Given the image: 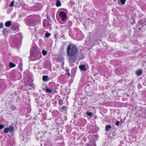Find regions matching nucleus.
<instances>
[{
  "label": "nucleus",
  "mask_w": 146,
  "mask_h": 146,
  "mask_svg": "<svg viewBox=\"0 0 146 146\" xmlns=\"http://www.w3.org/2000/svg\"><path fill=\"white\" fill-rule=\"evenodd\" d=\"M78 51V48L75 44L70 43L68 45L67 49V54L69 57L70 61L75 62V58Z\"/></svg>",
  "instance_id": "f257e3e1"
},
{
  "label": "nucleus",
  "mask_w": 146,
  "mask_h": 146,
  "mask_svg": "<svg viewBox=\"0 0 146 146\" xmlns=\"http://www.w3.org/2000/svg\"><path fill=\"white\" fill-rule=\"evenodd\" d=\"M59 16L61 17L62 21L65 20L67 18L66 14L64 11H61L59 14Z\"/></svg>",
  "instance_id": "f03ea898"
},
{
  "label": "nucleus",
  "mask_w": 146,
  "mask_h": 146,
  "mask_svg": "<svg viewBox=\"0 0 146 146\" xmlns=\"http://www.w3.org/2000/svg\"><path fill=\"white\" fill-rule=\"evenodd\" d=\"M67 107L65 106H62L61 108H59V110L60 111L63 112L62 109H64V113H67Z\"/></svg>",
  "instance_id": "7ed1b4c3"
},
{
  "label": "nucleus",
  "mask_w": 146,
  "mask_h": 146,
  "mask_svg": "<svg viewBox=\"0 0 146 146\" xmlns=\"http://www.w3.org/2000/svg\"><path fill=\"white\" fill-rule=\"evenodd\" d=\"M143 73V71L141 69H138L135 72L136 74L138 76H141Z\"/></svg>",
  "instance_id": "20e7f679"
},
{
  "label": "nucleus",
  "mask_w": 146,
  "mask_h": 146,
  "mask_svg": "<svg viewBox=\"0 0 146 146\" xmlns=\"http://www.w3.org/2000/svg\"><path fill=\"white\" fill-rule=\"evenodd\" d=\"M79 68L82 70L84 71L86 70V66L84 65H80L79 66Z\"/></svg>",
  "instance_id": "39448f33"
},
{
  "label": "nucleus",
  "mask_w": 146,
  "mask_h": 146,
  "mask_svg": "<svg viewBox=\"0 0 146 146\" xmlns=\"http://www.w3.org/2000/svg\"><path fill=\"white\" fill-rule=\"evenodd\" d=\"M11 25V22L10 21H8L6 22L5 24V26L7 27H9Z\"/></svg>",
  "instance_id": "423d86ee"
},
{
  "label": "nucleus",
  "mask_w": 146,
  "mask_h": 146,
  "mask_svg": "<svg viewBox=\"0 0 146 146\" xmlns=\"http://www.w3.org/2000/svg\"><path fill=\"white\" fill-rule=\"evenodd\" d=\"M48 80V76L46 75H44L42 76V80L44 81H47Z\"/></svg>",
  "instance_id": "0eeeda50"
},
{
  "label": "nucleus",
  "mask_w": 146,
  "mask_h": 146,
  "mask_svg": "<svg viewBox=\"0 0 146 146\" xmlns=\"http://www.w3.org/2000/svg\"><path fill=\"white\" fill-rule=\"evenodd\" d=\"M61 5V3L60 0H56V6L57 7H60Z\"/></svg>",
  "instance_id": "6e6552de"
},
{
  "label": "nucleus",
  "mask_w": 146,
  "mask_h": 146,
  "mask_svg": "<svg viewBox=\"0 0 146 146\" xmlns=\"http://www.w3.org/2000/svg\"><path fill=\"white\" fill-rule=\"evenodd\" d=\"M3 34L4 36H5L7 34V33L8 31L7 29L6 28H4L2 31Z\"/></svg>",
  "instance_id": "1a4fd4ad"
},
{
  "label": "nucleus",
  "mask_w": 146,
  "mask_h": 146,
  "mask_svg": "<svg viewBox=\"0 0 146 146\" xmlns=\"http://www.w3.org/2000/svg\"><path fill=\"white\" fill-rule=\"evenodd\" d=\"M52 90L48 88L47 87H46V93H52Z\"/></svg>",
  "instance_id": "9d476101"
},
{
  "label": "nucleus",
  "mask_w": 146,
  "mask_h": 146,
  "mask_svg": "<svg viewBox=\"0 0 146 146\" xmlns=\"http://www.w3.org/2000/svg\"><path fill=\"white\" fill-rule=\"evenodd\" d=\"M111 126L110 125H107L106 127V131H108L111 129Z\"/></svg>",
  "instance_id": "9b49d317"
},
{
  "label": "nucleus",
  "mask_w": 146,
  "mask_h": 146,
  "mask_svg": "<svg viewBox=\"0 0 146 146\" xmlns=\"http://www.w3.org/2000/svg\"><path fill=\"white\" fill-rule=\"evenodd\" d=\"M9 66L11 68H13L16 66V65L14 63H13L11 62H10L9 63Z\"/></svg>",
  "instance_id": "f8f14e48"
},
{
  "label": "nucleus",
  "mask_w": 146,
  "mask_h": 146,
  "mask_svg": "<svg viewBox=\"0 0 146 146\" xmlns=\"http://www.w3.org/2000/svg\"><path fill=\"white\" fill-rule=\"evenodd\" d=\"M58 104L60 105H62L63 104V100L61 99H60L58 101Z\"/></svg>",
  "instance_id": "ddd939ff"
},
{
  "label": "nucleus",
  "mask_w": 146,
  "mask_h": 146,
  "mask_svg": "<svg viewBox=\"0 0 146 146\" xmlns=\"http://www.w3.org/2000/svg\"><path fill=\"white\" fill-rule=\"evenodd\" d=\"M9 131L12 132L14 130V127L13 126H11L9 128H8Z\"/></svg>",
  "instance_id": "4468645a"
},
{
  "label": "nucleus",
  "mask_w": 146,
  "mask_h": 146,
  "mask_svg": "<svg viewBox=\"0 0 146 146\" xmlns=\"http://www.w3.org/2000/svg\"><path fill=\"white\" fill-rule=\"evenodd\" d=\"M86 113L87 115L90 116H92L93 114L92 113L88 111L86 112Z\"/></svg>",
  "instance_id": "2eb2a0df"
},
{
  "label": "nucleus",
  "mask_w": 146,
  "mask_h": 146,
  "mask_svg": "<svg viewBox=\"0 0 146 146\" xmlns=\"http://www.w3.org/2000/svg\"><path fill=\"white\" fill-rule=\"evenodd\" d=\"M50 35L51 34L48 33H46L45 35V37L47 38L49 37Z\"/></svg>",
  "instance_id": "dca6fc26"
},
{
  "label": "nucleus",
  "mask_w": 146,
  "mask_h": 146,
  "mask_svg": "<svg viewBox=\"0 0 146 146\" xmlns=\"http://www.w3.org/2000/svg\"><path fill=\"white\" fill-rule=\"evenodd\" d=\"M22 64H19V69L22 71L23 70L22 68Z\"/></svg>",
  "instance_id": "f3484780"
},
{
  "label": "nucleus",
  "mask_w": 146,
  "mask_h": 146,
  "mask_svg": "<svg viewBox=\"0 0 146 146\" xmlns=\"http://www.w3.org/2000/svg\"><path fill=\"white\" fill-rule=\"evenodd\" d=\"M9 131V130L7 127L5 128L4 129V132L5 133H7Z\"/></svg>",
  "instance_id": "a211bd4d"
},
{
  "label": "nucleus",
  "mask_w": 146,
  "mask_h": 146,
  "mask_svg": "<svg viewBox=\"0 0 146 146\" xmlns=\"http://www.w3.org/2000/svg\"><path fill=\"white\" fill-rule=\"evenodd\" d=\"M121 3L122 5H124L125 4L126 0H120Z\"/></svg>",
  "instance_id": "6ab92c4d"
},
{
  "label": "nucleus",
  "mask_w": 146,
  "mask_h": 146,
  "mask_svg": "<svg viewBox=\"0 0 146 146\" xmlns=\"http://www.w3.org/2000/svg\"><path fill=\"white\" fill-rule=\"evenodd\" d=\"M42 53L44 56L46 55L47 54V52L45 50H42Z\"/></svg>",
  "instance_id": "aec40b11"
},
{
  "label": "nucleus",
  "mask_w": 146,
  "mask_h": 146,
  "mask_svg": "<svg viewBox=\"0 0 146 146\" xmlns=\"http://www.w3.org/2000/svg\"><path fill=\"white\" fill-rule=\"evenodd\" d=\"M14 2L13 1H11V2L9 5V6L10 7H13L14 5Z\"/></svg>",
  "instance_id": "412c9836"
},
{
  "label": "nucleus",
  "mask_w": 146,
  "mask_h": 146,
  "mask_svg": "<svg viewBox=\"0 0 146 146\" xmlns=\"http://www.w3.org/2000/svg\"><path fill=\"white\" fill-rule=\"evenodd\" d=\"M142 23L145 25H146V19H145L142 20Z\"/></svg>",
  "instance_id": "4be33fe9"
},
{
  "label": "nucleus",
  "mask_w": 146,
  "mask_h": 146,
  "mask_svg": "<svg viewBox=\"0 0 146 146\" xmlns=\"http://www.w3.org/2000/svg\"><path fill=\"white\" fill-rule=\"evenodd\" d=\"M5 127V126L3 124L0 125V129H1Z\"/></svg>",
  "instance_id": "5701e85b"
},
{
  "label": "nucleus",
  "mask_w": 146,
  "mask_h": 146,
  "mask_svg": "<svg viewBox=\"0 0 146 146\" xmlns=\"http://www.w3.org/2000/svg\"><path fill=\"white\" fill-rule=\"evenodd\" d=\"M3 23H0V28H3Z\"/></svg>",
  "instance_id": "b1692460"
},
{
  "label": "nucleus",
  "mask_w": 146,
  "mask_h": 146,
  "mask_svg": "<svg viewBox=\"0 0 146 146\" xmlns=\"http://www.w3.org/2000/svg\"><path fill=\"white\" fill-rule=\"evenodd\" d=\"M119 124H120V122H119V121H117L116 122V123H115V125H117V126H118V125Z\"/></svg>",
  "instance_id": "393cba45"
},
{
  "label": "nucleus",
  "mask_w": 146,
  "mask_h": 146,
  "mask_svg": "<svg viewBox=\"0 0 146 146\" xmlns=\"http://www.w3.org/2000/svg\"><path fill=\"white\" fill-rule=\"evenodd\" d=\"M16 29L15 27V26L12 27V29L13 30H15Z\"/></svg>",
  "instance_id": "a878e982"
},
{
  "label": "nucleus",
  "mask_w": 146,
  "mask_h": 146,
  "mask_svg": "<svg viewBox=\"0 0 146 146\" xmlns=\"http://www.w3.org/2000/svg\"><path fill=\"white\" fill-rule=\"evenodd\" d=\"M69 69H66V71L68 72H69Z\"/></svg>",
  "instance_id": "bb28decb"
},
{
  "label": "nucleus",
  "mask_w": 146,
  "mask_h": 146,
  "mask_svg": "<svg viewBox=\"0 0 146 146\" xmlns=\"http://www.w3.org/2000/svg\"><path fill=\"white\" fill-rule=\"evenodd\" d=\"M67 74L69 77L70 76V73L69 72L67 73Z\"/></svg>",
  "instance_id": "cd10ccee"
},
{
  "label": "nucleus",
  "mask_w": 146,
  "mask_h": 146,
  "mask_svg": "<svg viewBox=\"0 0 146 146\" xmlns=\"http://www.w3.org/2000/svg\"><path fill=\"white\" fill-rule=\"evenodd\" d=\"M117 2H118V4H119V5H121V4H120V2H119V1H118Z\"/></svg>",
  "instance_id": "c85d7f7f"
},
{
  "label": "nucleus",
  "mask_w": 146,
  "mask_h": 146,
  "mask_svg": "<svg viewBox=\"0 0 146 146\" xmlns=\"http://www.w3.org/2000/svg\"><path fill=\"white\" fill-rule=\"evenodd\" d=\"M28 85L30 86H32V84H29Z\"/></svg>",
  "instance_id": "c756f323"
},
{
  "label": "nucleus",
  "mask_w": 146,
  "mask_h": 146,
  "mask_svg": "<svg viewBox=\"0 0 146 146\" xmlns=\"http://www.w3.org/2000/svg\"><path fill=\"white\" fill-rule=\"evenodd\" d=\"M62 110H63V113H64V109H62Z\"/></svg>",
  "instance_id": "7c9ffc66"
},
{
  "label": "nucleus",
  "mask_w": 146,
  "mask_h": 146,
  "mask_svg": "<svg viewBox=\"0 0 146 146\" xmlns=\"http://www.w3.org/2000/svg\"><path fill=\"white\" fill-rule=\"evenodd\" d=\"M123 119V121H124V119Z\"/></svg>",
  "instance_id": "2f4dec72"
}]
</instances>
